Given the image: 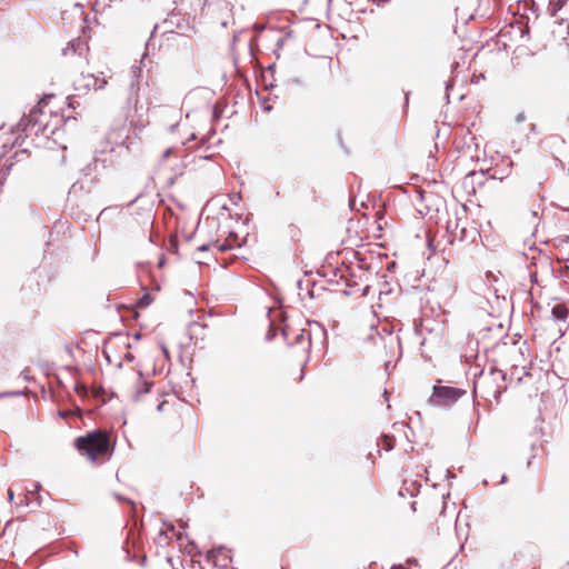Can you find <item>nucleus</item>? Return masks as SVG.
Segmentation results:
<instances>
[{
	"label": "nucleus",
	"mask_w": 569,
	"mask_h": 569,
	"mask_svg": "<svg viewBox=\"0 0 569 569\" xmlns=\"http://www.w3.org/2000/svg\"><path fill=\"white\" fill-rule=\"evenodd\" d=\"M465 395V389L447 386H435L429 401L435 406H450Z\"/></svg>",
	"instance_id": "20e7f679"
},
{
	"label": "nucleus",
	"mask_w": 569,
	"mask_h": 569,
	"mask_svg": "<svg viewBox=\"0 0 569 569\" xmlns=\"http://www.w3.org/2000/svg\"><path fill=\"white\" fill-rule=\"evenodd\" d=\"M160 49L172 57H191L193 52L191 39L177 31H168L163 34Z\"/></svg>",
	"instance_id": "7ed1b4c3"
},
{
	"label": "nucleus",
	"mask_w": 569,
	"mask_h": 569,
	"mask_svg": "<svg viewBox=\"0 0 569 569\" xmlns=\"http://www.w3.org/2000/svg\"><path fill=\"white\" fill-rule=\"evenodd\" d=\"M305 340H306L308 343H310V333L302 329V330L300 331V333H299V335H297V337H296V342H298V343H302Z\"/></svg>",
	"instance_id": "4468645a"
},
{
	"label": "nucleus",
	"mask_w": 569,
	"mask_h": 569,
	"mask_svg": "<svg viewBox=\"0 0 569 569\" xmlns=\"http://www.w3.org/2000/svg\"><path fill=\"white\" fill-rule=\"evenodd\" d=\"M151 386H152V385H151L150 382L144 381V382H143V389H142V390H138V391L136 392V395H134V399H136V400H140L143 393H148V392H150Z\"/></svg>",
	"instance_id": "ddd939ff"
},
{
	"label": "nucleus",
	"mask_w": 569,
	"mask_h": 569,
	"mask_svg": "<svg viewBox=\"0 0 569 569\" xmlns=\"http://www.w3.org/2000/svg\"><path fill=\"white\" fill-rule=\"evenodd\" d=\"M9 500L13 499V491L11 489L8 490Z\"/></svg>",
	"instance_id": "a211bd4d"
},
{
	"label": "nucleus",
	"mask_w": 569,
	"mask_h": 569,
	"mask_svg": "<svg viewBox=\"0 0 569 569\" xmlns=\"http://www.w3.org/2000/svg\"><path fill=\"white\" fill-rule=\"evenodd\" d=\"M156 409L160 416V422L172 436H179L184 431L194 430L196 418L193 412L174 396H166L157 405Z\"/></svg>",
	"instance_id": "f257e3e1"
},
{
	"label": "nucleus",
	"mask_w": 569,
	"mask_h": 569,
	"mask_svg": "<svg viewBox=\"0 0 569 569\" xmlns=\"http://www.w3.org/2000/svg\"><path fill=\"white\" fill-rule=\"evenodd\" d=\"M98 72H99V74L102 76V78L100 79L99 77H94L93 74H89L87 77V80H88L87 83H86L87 87H89V88L92 87L94 90H100V89H103L107 86L108 79L106 77L104 71L100 70Z\"/></svg>",
	"instance_id": "0eeeda50"
},
{
	"label": "nucleus",
	"mask_w": 569,
	"mask_h": 569,
	"mask_svg": "<svg viewBox=\"0 0 569 569\" xmlns=\"http://www.w3.org/2000/svg\"><path fill=\"white\" fill-rule=\"evenodd\" d=\"M178 149L177 148H173V147H170L168 149H166L161 154H160V158H159V162L161 164H166L170 158H178Z\"/></svg>",
	"instance_id": "9d476101"
},
{
	"label": "nucleus",
	"mask_w": 569,
	"mask_h": 569,
	"mask_svg": "<svg viewBox=\"0 0 569 569\" xmlns=\"http://www.w3.org/2000/svg\"><path fill=\"white\" fill-rule=\"evenodd\" d=\"M14 523V521H9L4 527L3 533H6L7 531H11L13 529Z\"/></svg>",
	"instance_id": "dca6fc26"
},
{
	"label": "nucleus",
	"mask_w": 569,
	"mask_h": 569,
	"mask_svg": "<svg viewBox=\"0 0 569 569\" xmlns=\"http://www.w3.org/2000/svg\"><path fill=\"white\" fill-rule=\"evenodd\" d=\"M551 313L558 320H566L569 313V309L565 303H558L552 307Z\"/></svg>",
	"instance_id": "6e6552de"
},
{
	"label": "nucleus",
	"mask_w": 569,
	"mask_h": 569,
	"mask_svg": "<svg viewBox=\"0 0 569 569\" xmlns=\"http://www.w3.org/2000/svg\"><path fill=\"white\" fill-rule=\"evenodd\" d=\"M460 521H461V518H460V516H458V517H457V521H456V528H457V530H461Z\"/></svg>",
	"instance_id": "f3484780"
},
{
	"label": "nucleus",
	"mask_w": 569,
	"mask_h": 569,
	"mask_svg": "<svg viewBox=\"0 0 569 569\" xmlns=\"http://www.w3.org/2000/svg\"><path fill=\"white\" fill-rule=\"evenodd\" d=\"M177 542L179 547H182L184 542H188L191 545L190 549L188 550V553L190 555H201L203 551L200 550L197 546L193 545V542L189 541V536H176Z\"/></svg>",
	"instance_id": "1a4fd4ad"
},
{
	"label": "nucleus",
	"mask_w": 569,
	"mask_h": 569,
	"mask_svg": "<svg viewBox=\"0 0 569 569\" xmlns=\"http://www.w3.org/2000/svg\"><path fill=\"white\" fill-rule=\"evenodd\" d=\"M240 246H241V243H240L239 237L233 232H228V236L223 240L216 239L213 241H210L207 244H201L198 247V250L206 251V250L214 249L218 251H227V250H231L233 248H238Z\"/></svg>",
	"instance_id": "39448f33"
},
{
	"label": "nucleus",
	"mask_w": 569,
	"mask_h": 569,
	"mask_svg": "<svg viewBox=\"0 0 569 569\" xmlns=\"http://www.w3.org/2000/svg\"><path fill=\"white\" fill-rule=\"evenodd\" d=\"M490 375L493 377V379H497V378H499L501 380L505 379V375L502 373V371L498 370L496 368H491L490 369Z\"/></svg>",
	"instance_id": "2eb2a0df"
},
{
	"label": "nucleus",
	"mask_w": 569,
	"mask_h": 569,
	"mask_svg": "<svg viewBox=\"0 0 569 569\" xmlns=\"http://www.w3.org/2000/svg\"><path fill=\"white\" fill-rule=\"evenodd\" d=\"M207 555V559L214 565H218L221 560L222 562H226L230 559L229 551L224 547H218L217 549H208L204 551Z\"/></svg>",
	"instance_id": "423d86ee"
},
{
	"label": "nucleus",
	"mask_w": 569,
	"mask_h": 569,
	"mask_svg": "<svg viewBox=\"0 0 569 569\" xmlns=\"http://www.w3.org/2000/svg\"><path fill=\"white\" fill-rule=\"evenodd\" d=\"M379 446H381L383 450L390 451L395 447V438L385 435L380 438Z\"/></svg>",
	"instance_id": "9b49d317"
},
{
	"label": "nucleus",
	"mask_w": 569,
	"mask_h": 569,
	"mask_svg": "<svg viewBox=\"0 0 569 569\" xmlns=\"http://www.w3.org/2000/svg\"><path fill=\"white\" fill-rule=\"evenodd\" d=\"M74 447L81 456L91 462L106 461L114 449L111 433L101 429L78 437L74 440Z\"/></svg>",
	"instance_id": "f03ea898"
},
{
	"label": "nucleus",
	"mask_w": 569,
	"mask_h": 569,
	"mask_svg": "<svg viewBox=\"0 0 569 569\" xmlns=\"http://www.w3.org/2000/svg\"><path fill=\"white\" fill-rule=\"evenodd\" d=\"M567 2V0H549L548 9L555 16Z\"/></svg>",
	"instance_id": "f8f14e48"
}]
</instances>
